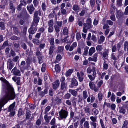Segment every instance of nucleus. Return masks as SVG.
I'll return each instance as SVG.
<instances>
[{
	"instance_id": "680f3d73",
	"label": "nucleus",
	"mask_w": 128,
	"mask_h": 128,
	"mask_svg": "<svg viewBox=\"0 0 128 128\" xmlns=\"http://www.w3.org/2000/svg\"><path fill=\"white\" fill-rule=\"evenodd\" d=\"M50 109V107L48 106L46 107L45 109L44 114H46L47 112L49 111Z\"/></svg>"
},
{
	"instance_id": "423d86ee",
	"label": "nucleus",
	"mask_w": 128,
	"mask_h": 128,
	"mask_svg": "<svg viewBox=\"0 0 128 128\" xmlns=\"http://www.w3.org/2000/svg\"><path fill=\"white\" fill-rule=\"evenodd\" d=\"M76 42H74L70 46V45L69 44L66 45L65 46V48L66 50H69V51H72L73 50L74 48L76 47Z\"/></svg>"
},
{
	"instance_id": "bb28decb",
	"label": "nucleus",
	"mask_w": 128,
	"mask_h": 128,
	"mask_svg": "<svg viewBox=\"0 0 128 128\" xmlns=\"http://www.w3.org/2000/svg\"><path fill=\"white\" fill-rule=\"evenodd\" d=\"M49 40L50 46L55 45H54V38H53L51 37L50 38Z\"/></svg>"
},
{
	"instance_id": "a18cd8bd",
	"label": "nucleus",
	"mask_w": 128,
	"mask_h": 128,
	"mask_svg": "<svg viewBox=\"0 0 128 128\" xmlns=\"http://www.w3.org/2000/svg\"><path fill=\"white\" fill-rule=\"evenodd\" d=\"M58 51L59 52H62L64 49V47L63 46H59L58 47Z\"/></svg>"
},
{
	"instance_id": "9b49d317",
	"label": "nucleus",
	"mask_w": 128,
	"mask_h": 128,
	"mask_svg": "<svg viewBox=\"0 0 128 128\" xmlns=\"http://www.w3.org/2000/svg\"><path fill=\"white\" fill-rule=\"evenodd\" d=\"M78 83L77 80L74 78H72L71 80V83L70 86L71 88H73L74 86H77Z\"/></svg>"
},
{
	"instance_id": "473e14b6",
	"label": "nucleus",
	"mask_w": 128,
	"mask_h": 128,
	"mask_svg": "<svg viewBox=\"0 0 128 128\" xmlns=\"http://www.w3.org/2000/svg\"><path fill=\"white\" fill-rule=\"evenodd\" d=\"M63 33L65 35H67L68 34V30L67 28L66 27H64L63 30Z\"/></svg>"
},
{
	"instance_id": "603ef678",
	"label": "nucleus",
	"mask_w": 128,
	"mask_h": 128,
	"mask_svg": "<svg viewBox=\"0 0 128 128\" xmlns=\"http://www.w3.org/2000/svg\"><path fill=\"white\" fill-rule=\"evenodd\" d=\"M56 25L60 27L62 26V21H57L56 22Z\"/></svg>"
},
{
	"instance_id": "39448f33",
	"label": "nucleus",
	"mask_w": 128,
	"mask_h": 128,
	"mask_svg": "<svg viewBox=\"0 0 128 128\" xmlns=\"http://www.w3.org/2000/svg\"><path fill=\"white\" fill-rule=\"evenodd\" d=\"M83 25L82 31L86 33L87 32L88 30L92 28L93 26L92 25L88 24L86 23H84Z\"/></svg>"
},
{
	"instance_id": "09e8293b",
	"label": "nucleus",
	"mask_w": 128,
	"mask_h": 128,
	"mask_svg": "<svg viewBox=\"0 0 128 128\" xmlns=\"http://www.w3.org/2000/svg\"><path fill=\"white\" fill-rule=\"evenodd\" d=\"M23 112L22 108L19 109L18 111V116H19L21 115H23Z\"/></svg>"
},
{
	"instance_id": "72a5a7b5",
	"label": "nucleus",
	"mask_w": 128,
	"mask_h": 128,
	"mask_svg": "<svg viewBox=\"0 0 128 128\" xmlns=\"http://www.w3.org/2000/svg\"><path fill=\"white\" fill-rule=\"evenodd\" d=\"M55 69L56 71L58 72H59L60 71V68L58 64H56L55 66Z\"/></svg>"
},
{
	"instance_id": "1a4fd4ad",
	"label": "nucleus",
	"mask_w": 128,
	"mask_h": 128,
	"mask_svg": "<svg viewBox=\"0 0 128 128\" xmlns=\"http://www.w3.org/2000/svg\"><path fill=\"white\" fill-rule=\"evenodd\" d=\"M76 75L80 82H82L84 79L83 76L84 75V74L83 72L81 71L80 72V73L77 72Z\"/></svg>"
},
{
	"instance_id": "c9c22d12",
	"label": "nucleus",
	"mask_w": 128,
	"mask_h": 128,
	"mask_svg": "<svg viewBox=\"0 0 128 128\" xmlns=\"http://www.w3.org/2000/svg\"><path fill=\"white\" fill-rule=\"evenodd\" d=\"M124 50L126 51V48H127V51L128 52V42L127 41H126L124 43Z\"/></svg>"
},
{
	"instance_id": "bf43d9fd",
	"label": "nucleus",
	"mask_w": 128,
	"mask_h": 128,
	"mask_svg": "<svg viewBox=\"0 0 128 128\" xmlns=\"http://www.w3.org/2000/svg\"><path fill=\"white\" fill-rule=\"evenodd\" d=\"M31 114L30 112H27L26 114V118L27 119H28L30 116Z\"/></svg>"
},
{
	"instance_id": "5701e85b",
	"label": "nucleus",
	"mask_w": 128,
	"mask_h": 128,
	"mask_svg": "<svg viewBox=\"0 0 128 128\" xmlns=\"http://www.w3.org/2000/svg\"><path fill=\"white\" fill-rule=\"evenodd\" d=\"M88 76L90 80L92 81L94 80L95 78L96 77V75L92 74V75L90 74H88Z\"/></svg>"
},
{
	"instance_id": "7ed1b4c3",
	"label": "nucleus",
	"mask_w": 128,
	"mask_h": 128,
	"mask_svg": "<svg viewBox=\"0 0 128 128\" xmlns=\"http://www.w3.org/2000/svg\"><path fill=\"white\" fill-rule=\"evenodd\" d=\"M37 25V24L32 23L31 27L28 30V32L30 34H33L35 33L37 30V28L36 27Z\"/></svg>"
},
{
	"instance_id": "864d4df0",
	"label": "nucleus",
	"mask_w": 128,
	"mask_h": 128,
	"mask_svg": "<svg viewBox=\"0 0 128 128\" xmlns=\"http://www.w3.org/2000/svg\"><path fill=\"white\" fill-rule=\"evenodd\" d=\"M46 65L44 63L42 65V66L41 69V70L42 72H45L46 70Z\"/></svg>"
},
{
	"instance_id": "f704fd0d",
	"label": "nucleus",
	"mask_w": 128,
	"mask_h": 128,
	"mask_svg": "<svg viewBox=\"0 0 128 128\" xmlns=\"http://www.w3.org/2000/svg\"><path fill=\"white\" fill-rule=\"evenodd\" d=\"M73 70L72 69L69 70L66 72L65 75L66 76H70Z\"/></svg>"
},
{
	"instance_id": "49530a36",
	"label": "nucleus",
	"mask_w": 128,
	"mask_h": 128,
	"mask_svg": "<svg viewBox=\"0 0 128 128\" xmlns=\"http://www.w3.org/2000/svg\"><path fill=\"white\" fill-rule=\"evenodd\" d=\"M84 112L86 113H89L90 112V108L88 106H86L84 108Z\"/></svg>"
},
{
	"instance_id": "ea45409f",
	"label": "nucleus",
	"mask_w": 128,
	"mask_h": 128,
	"mask_svg": "<svg viewBox=\"0 0 128 128\" xmlns=\"http://www.w3.org/2000/svg\"><path fill=\"white\" fill-rule=\"evenodd\" d=\"M70 96L71 95L70 94L67 93L64 96L63 98L64 99H68L70 97Z\"/></svg>"
},
{
	"instance_id": "37998d69",
	"label": "nucleus",
	"mask_w": 128,
	"mask_h": 128,
	"mask_svg": "<svg viewBox=\"0 0 128 128\" xmlns=\"http://www.w3.org/2000/svg\"><path fill=\"white\" fill-rule=\"evenodd\" d=\"M97 117L96 116H91L90 117V118L92 120V122H96V119Z\"/></svg>"
},
{
	"instance_id": "6ab92c4d",
	"label": "nucleus",
	"mask_w": 128,
	"mask_h": 128,
	"mask_svg": "<svg viewBox=\"0 0 128 128\" xmlns=\"http://www.w3.org/2000/svg\"><path fill=\"white\" fill-rule=\"evenodd\" d=\"M123 15V13L121 10H117L116 16L117 18H119Z\"/></svg>"
},
{
	"instance_id": "58836bf2",
	"label": "nucleus",
	"mask_w": 128,
	"mask_h": 128,
	"mask_svg": "<svg viewBox=\"0 0 128 128\" xmlns=\"http://www.w3.org/2000/svg\"><path fill=\"white\" fill-rule=\"evenodd\" d=\"M108 64L106 63V61L104 60V62L103 64L104 69L105 70H107L108 68Z\"/></svg>"
},
{
	"instance_id": "79ce46f5",
	"label": "nucleus",
	"mask_w": 128,
	"mask_h": 128,
	"mask_svg": "<svg viewBox=\"0 0 128 128\" xmlns=\"http://www.w3.org/2000/svg\"><path fill=\"white\" fill-rule=\"evenodd\" d=\"M98 56V53L96 52L94 54L92 57L95 62H96L97 60V58Z\"/></svg>"
},
{
	"instance_id": "aec40b11",
	"label": "nucleus",
	"mask_w": 128,
	"mask_h": 128,
	"mask_svg": "<svg viewBox=\"0 0 128 128\" xmlns=\"http://www.w3.org/2000/svg\"><path fill=\"white\" fill-rule=\"evenodd\" d=\"M56 48L55 45H52L50 46L49 48V53L51 55L53 52L54 50Z\"/></svg>"
},
{
	"instance_id": "9d476101",
	"label": "nucleus",
	"mask_w": 128,
	"mask_h": 128,
	"mask_svg": "<svg viewBox=\"0 0 128 128\" xmlns=\"http://www.w3.org/2000/svg\"><path fill=\"white\" fill-rule=\"evenodd\" d=\"M27 8L30 14H32L35 9L33 5L32 4L28 5L27 7Z\"/></svg>"
},
{
	"instance_id": "3c124183",
	"label": "nucleus",
	"mask_w": 128,
	"mask_h": 128,
	"mask_svg": "<svg viewBox=\"0 0 128 128\" xmlns=\"http://www.w3.org/2000/svg\"><path fill=\"white\" fill-rule=\"evenodd\" d=\"M66 86L64 82H62L61 84V89L64 90L66 88Z\"/></svg>"
},
{
	"instance_id": "c756f323",
	"label": "nucleus",
	"mask_w": 128,
	"mask_h": 128,
	"mask_svg": "<svg viewBox=\"0 0 128 128\" xmlns=\"http://www.w3.org/2000/svg\"><path fill=\"white\" fill-rule=\"evenodd\" d=\"M98 110L95 108L92 109V114H93L96 116L98 113Z\"/></svg>"
},
{
	"instance_id": "2f4dec72",
	"label": "nucleus",
	"mask_w": 128,
	"mask_h": 128,
	"mask_svg": "<svg viewBox=\"0 0 128 128\" xmlns=\"http://www.w3.org/2000/svg\"><path fill=\"white\" fill-rule=\"evenodd\" d=\"M34 22H33L32 23H34V24H37V23L39 21L40 18L38 16H34Z\"/></svg>"
},
{
	"instance_id": "69168bd1",
	"label": "nucleus",
	"mask_w": 128,
	"mask_h": 128,
	"mask_svg": "<svg viewBox=\"0 0 128 128\" xmlns=\"http://www.w3.org/2000/svg\"><path fill=\"white\" fill-rule=\"evenodd\" d=\"M55 100L57 103L59 104L61 102L62 100L61 99L58 97H56Z\"/></svg>"
},
{
	"instance_id": "a878e982",
	"label": "nucleus",
	"mask_w": 128,
	"mask_h": 128,
	"mask_svg": "<svg viewBox=\"0 0 128 128\" xmlns=\"http://www.w3.org/2000/svg\"><path fill=\"white\" fill-rule=\"evenodd\" d=\"M82 95L83 96V98L84 100L88 97V94L86 90H84L83 92Z\"/></svg>"
},
{
	"instance_id": "8fccbe9b",
	"label": "nucleus",
	"mask_w": 128,
	"mask_h": 128,
	"mask_svg": "<svg viewBox=\"0 0 128 128\" xmlns=\"http://www.w3.org/2000/svg\"><path fill=\"white\" fill-rule=\"evenodd\" d=\"M0 27L1 28V30H4L5 29L4 23L3 22H0Z\"/></svg>"
},
{
	"instance_id": "4be33fe9",
	"label": "nucleus",
	"mask_w": 128,
	"mask_h": 128,
	"mask_svg": "<svg viewBox=\"0 0 128 128\" xmlns=\"http://www.w3.org/2000/svg\"><path fill=\"white\" fill-rule=\"evenodd\" d=\"M72 9L75 12H78L80 8L78 5L74 4L73 6Z\"/></svg>"
},
{
	"instance_id": "412c9836",
	"label": "nucleus",
	"mask_w": 128,
	"mask_h": 128,
	"mask_svg": "<svg viewBox=\"0 0 128 128\" xmlns=\"http://www.w3.org/2000/svg\"><path fill=\"white\" fill-rule=\"evenodd\" d=\"M104 37L103 36H101L100 39L98 40V42L99 44H101L104 41Z\"/></svg>"
},
{
	"instance_id": "b1692460",
	"label": "nucleus",
	"mask_w": 128,
	"mask_h": 128,
	"mask_svg": "<svg viewBox=\"0 0 128 128\" xmlns=\"http://www.w3.org/2000/svg\"><path fill=\"white\" fill-rule=\"evenodd\" d=\"M43 56H38V61L40 64H41L43 62Z\"/></svg>"
},
{
	"instance_id": "6e6552de",
	"label": "nucleus",
	"mask_w": 128,
	"mask_h": 128,
	"mask_svg": "<svg viewBox=\"0 0 128 128\" xmlns=\"http://www.w3.org/2000/svg\"><path fill=\"white\" fill-rule=\"evenodd\" d=\"M7 68L11 70L14 66L12 60L10 59H8L7 61Z\"/></svg>"
},
{
	"instance_id": "0e129e2a",
	"label": "nucleus",
	"mask_w": 128,
	"mask_h": 128,
	"mask_svg": "<svg viewBox=\"0 0 128 128\" xmlns=\"http://www.w3.org/2000/svg\"><path fill=\"white\" fill-rule=\"evenodd\" d=\"M83 22V20H78V24L80 26H82Z\"/></svg>"
},
{
	"instance_id": "e2e57ef3",
	"label": "nucleus",
	"mask_w": 128,
	"mask_h": 128,
	"mask_svg": "<svg viewBox=\"0 0 128 128\" xmlns=\"http://www.w3.org/2000/svg\"><path fill=\"white\" fill-rule=\"evenodd\" d=\"M90 124L94 128H96V123L95 122H90Z\"/></svg>"
},
{
	"instance_id": "20e7f679",
	"label": "nucleus",
	"mask_w": 128,
	"mask_h": 128,
	"mask_svg": "<svg viewBox=\"0 0 128 128\" xmlns=\"http://www.w3.org/2000/svg\"><path fill=\"white\" fill-rule=\"evenodd\" d=\"M10 100L9 98L6 99V98L4 96L3 98H0V112L1 110L2 107L3 106L4 104Z\"/></svg>"
},
{
	"instance_id": "052dcab7",
	"label": "nucleus",
	"mask_w": 128,
	"mask_h": 128,
	"mask_svg": "<svg viewBox=\"0 0 128 128\" xmlns=\"http://www.w3.org/2000/svg\"><path fill=\"white\" fill-rule=\"evenodd\" d=\"M54 28L53 26H49L48 29V31L49 32H52Z\"/></svg>"
},
{
	"instance_id": "f3484780",
	"label": "nucleus",
	"mask_w": 128,
	"mask_h": 128,
	"mask_svg": "<svg viewBox=\"0 0 128 128\" xmlns=\"http://www.w3.org/2000/svg\"><path fill=\"white\" fill-rule=\"evenodd\" d=\"M96 51L95 48L92 47H91L89 50L88 51V55L90 56H91Z\"/></svg>"
},
{
	"instance_id": "f8f14e48",
	"label": "nucleus",
	"mask_w": 128,
	"mask_h": 128,
	"mask_svg": "<svg viewBox=\"0 0 128 128\" xmlns=\"http://www.w3.org/2000/svg\"><path fill=\"white\" fill-rule=\"evenodd\" d=\"M108 52V50H106L103 52L102 54V56L103 60H104L107 58Z\"/></svg>"
},
{
	"instance_id": "774afa93",
	"label": "nucleus",
	"mask_w": 128,
	"mask_h": 128,
	"mask_svg": "<svg viewBox=\"0 0 128 128\" xmlns=\"http://www.w3.org/2000/svg\"><path fill=\"white\" fill-rule=\"evenodd\" d=\"M111 99L112 101H114L115 100V96L114 94L113 93H112V96L111 97Z\"/></svg>"
},
{
	"instance_id": "2eb2a0df",
	"label": "nucleus",
	"mask_w": 128,
	"mask_h": 128,
	"mask_svg": "<svg viewBox=\"0 0 128 128\" xmlns=\"http://www.w3.org/2000/svg\"><path fill=\"white\" fill-rule=\"evenodd\" d=\"M12 79L15 82H16L17 84L20 85V78L19 77L14 76L12 78Z\"/></svg>"
},
{
	"instance_id": "ddd939ff",
	"label": "nucleus",
	"mask_w": 128,
	"mask_h": 128,
	"mask_svg": "<svg viewBox=\"0 0 128 128\" xmlns=\"http://www.w3.org/2000/svg\"><path fill=\"white\" fill-rule=\"evenodd\" d=\"M103 81L101 80L98 82L97 84V86L96 87L94 90V91L96 92H97L99 90V88L101 86V85L103 84Z\"/></svg>"
},
{
	"instance_id": "dca6fc26",
	"label": "nucleus",
	"mask_w": 128,
	"mask_h": 128,
	"mask_svg": "<svg viewBox=\"0 0 128 128\" xmlns=\"http://www.w3.org/2000/svg\"><path fill=\"white\" fill-rule=\"evenodd\" d=\"M78 102L80 106H83V98L81 96H80L79 95L78 96Z\"/></svg>"
},
{
	"instance_id": "6e6d98bb",
	"label": "nucleus",
	"mask_w": 128,
	"mask_h": 128,
	"mask_svg": "<svg viewBox=\"0 0 128 128\" xmlns=\"http://www.w3.org/2000/svg\"><path fill=\"white\" fill-rule=\"evenodd\" d=\"M33 42L35 44L38 45L40 44V41L37 39H33Z\"/></svg>"
},
{
	"instance_id": "f03ea898",
	"label": "nucleus",
	"mask_w": 128,
	"mask_h": 128,
	"mask_svg": "<svg viewBox=\"0 0 128 128\" xmlns=\"http://www.w3.org/2000/svg\"><path fill=\"white\" fill-rule=\"evenodd\" d=\"M59 117L61 119H66L68 116V112L66 110L61 109L58 112Z\"/></svg>"
},
{
	"instance_id": "5fc2aeb1",
	"label": "nucleus",
	"mask_w": 128,
	"mask_h": 128,
	"mask_svg": "<svg viewBox=\"0 0 128 128\" xmlns=\"http://www.w3.org/2000/svg\"><path fill=\"white\" fill-rule=\"evenodd\" d=\"M86 24L92 25V20L91 18H88L86 20Z\"/></svg>"
},
{
	"instance_id": "4468645a",
	"label": "nucleus",
	"mask_w": 128,
	"mask_h": 128,
	"mask_svg": "<svg viewBox=\"0 0 128 128\" xmlns=\"http://www.w3.org/2000/svg\"><path fill=\"white\" fill-rule=\"evenodd\" d=\"M60 84L59 80H57L56 81L53 83V88L56 90L58 86Z\"/></svg>"
},
{
	"instance_id": "4c0bfd02",
	"label": "nucleus",
	"mask_w": 128,
	"mask_h": 128,
	"mask_svg": "<svg viewBox=\"0 0 128 128\" xmlns=\"http://www.w3.org/2000/svg\"><path fill=\"white\" fill-rule=\"evenodd\" d=\"M96 50L97 51H100L102 50V46L101 45H98L96 47Z\"/></svg>"
},
{
	"instance_id": "f257e3e1",
	"label": "nucleus",
	"mask_w": 128,
	"mask_h": 128,
	"mask_svg": "<svg viewBox=\"0 0 128 128\" xmlns=\"http://www.w3.org/2000/svg\"><path fill=\"white\" fill-rule=\"evenodd\" d=\"M0 80L5 83L6 85V93L4 96L5 97L6 99L9 98L11 100L14 99L16 94L13 88L10 84L8 82L3 78H0Z\"/></svg>"
},
{
	"instance_id": "4d7b16f0",
	"label": "nucleus",
	"mask_w": 128,
	"mask_h": 128,
	"mask_svg": "<svg viewBox=\"0 0 128 128\" xmlns=\"http://www.w3.org/2000/svg\"><path fill=\"white\" fill-rule=\"evenodd\" d=\"M61 12L62 14L63 15L66 14V10L64 9H60Z\"/></svg>"
},
{
	"instance_id": "a211bd4d",
	"label": "nucleus",
	"mask_w": 128,
	"mask_h": 128,
	"mask_svg": "<svg viewBox=\"0 0 128 128\" xmlns=\"http://www.w3.org/2000/svg\"><path fill=\"white\" fill-rule=\"evenodd\" d=\"M89 85L90 88L92 90H94L96 88L95 84L92 82H90L89 83Z\"/></svg>"
},
{
	"instance_id": "13d9d810",
	"label": "nucleus",
	"mask_w": 128,
	"mask_h": 128,
	"mask_svg": "<svg viewBox=\"0 0 128 128\" xmlns=\"http://www.w3.org/2000/svg\"><path fill=\"white\" fill-rule=\"evenodd\" d=\"M111 58L114 61L117 60V58L114 53H112L111 54Z\"/></svg>"
},
{
	"instance_id": "de8ad7c7",
	"label": "nucleus",
	"mask_w": 128,
	"mask_h": 128,
	"mask_svg": "<svg viewBox=\"0 0 128 128\" xmlns=\"http://www.w3.org/2000/svg\"><path fill=\"white\" fill-rule=\"evenodd\" d=\"M50 124L51 125H56V119L54 118L52 119L50 122Z\"/></svg>"
},
{
	"instance_id": "e433bc0d",
	"label": "nucleus",
	"mask_w": 128,
	"mask_h": 128,
	"mask_svg": "<svg viewBox=\"0 0 128 128\" xmlns=\"http://www.w3.org/2000/svg\"><path fill=\"white\" fill-rule=\"evenodd\" d=\"M54 28L56 32L57 33H58L60 31V27L58 26L55 25L54 26Z\"/></svg>"
},
{
	"instance_id": "393cba45",
	"label": "nucleus",
	"mask_w": 128,
	"mask_h": 128,
	"mask_svg": "<svg viewBox=\"0 0 128 128\" xmlns=\"http://www.w3.org/2000/svg\"><path fill=\"white\" fill-rule=\"evenodd\" d=\"M15 105V102H14L12 104L10 105L9 106L8 109V112H11L14 108Z\"/></svg>"
},
{
	"instance_id": "7c9ffc66",
	"label": "nucleus",
	"mask_w": 128,
	"mask_h": 128,
	"mask_svg": "<svg viewBox=\"0 0 128 128\" xmlns=\"http://www.w3.org/2000/svg\"><path fill=\"white\" fill-rule=\"evenodd\" d=\"M84 128H89V123L88 121H86L84 122L83 124Z\"/></svg>"
},
{
	"instance_id": "c85d7f7f",
	"label": "nucleus",
	"mask_w": 128,
	"mask_h": 128,
	"mask_svg": "<svg viewBox=\"0 0 128 128\" xmlns=\"http://www.w3.org/2000/svg\"><path fill=\"white\" fill-rule=\"evenodd\" d=\"M89 49V47L87 46H86L84 48V51L83 54V55L85 56H87L88 54V51Z\"/></svg>"
},
{
	"instance_id": "a19ab883",
	"label": "nucleus",
	"mask_w": 128,
	"mask_h": 128,
	"mask_svg": "<svg viewBox=\"0 0 128 128\" xmlns=\"http://www.w3.org/2000/svg\"><path fill=\"white\" fill-rule=\"evenodd\" d=\"M48 24L49 26H53L54 24V20H51L48 21Z\"/></svg>"
},
{
	"instance_id": "cd10ccee",
	"label": "nucleus",
	"mask_w": 128,
	"mask_h": 128,
	"mask_svg": "<svg viewBox=\"0 0 128 128\" xmlns=\"http://www.w3.org/2000/svg\"><path fill=\"white\" fill-rule=\"evenodd\" d=\"M69 92L74 96H76L77 95V92L74 90H70Z\"/></svg>"
},
{
	"instance_id": "c03bdc74",
	"label": "nucleus",
	"mask_w": 128,
	"mask_h": 128,
	"mask_svg": "<svg viewBox=\"0 0 128 128\" xmlns=\"http://www.w3.org/2000/svg\"><path fill=\"white\" fill-rule=\"evenodd\" d=\"M10 39L12 40H18L20 39V38L15 36H13L10 37Z\"/></svg>"
},
{
	"instance_id": "338daca9",
	"label": "nucleus",
	"mask_w": 128,
	"mask_h": 128,
	"mask_svg": "<svg viewBox=\"0 0 128 128\" xmlns=\"http://www.w3.org/2000/svg\"><path fill=\"white\" fill-rule=\"evenodd\" d=\"M67 37L68 36H67L64 39L62 40V42H68V40L67 38Z\"/></svg>"
},
{
	"instance_id": "0eeeda50",
	"label": "nucleus",
	"mask_w": 128,
	"mask_h": 128,
	"mask_svg": "<svg viewBox=\"0 0 128 128\" xmlns=\"http://www.w3.org/2000/svg\"><path fill=\"white\" fill-rule=\"evenodd\" d=\"M11 72L14 75L16 76H20V71L18 70L17 68L15 67L12 70Z\"/></svg>"
}]
</instances>
